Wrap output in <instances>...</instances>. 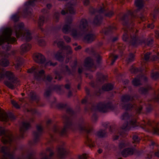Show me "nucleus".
<instances>
[{
    "mask_svg": "<svg viewBox=\"0 0 159 159\" xmlns=\"http://www.w3.org/2000/svg\"><path fill=\"white\" fill-rule=\"evenodd\" d=\"M89 29V27L86 20L84 19H82L80 21L79 30H72L71 35L74 39H78L87 32Z\"/></svg>",
    "mask_w": 159,
    "mask_h": 159,
    "instance_id": "9b49d317",
    "label": "nucleus"
},
{
    "mask_svg": "<svg viewBox=\"0 0 159 159\" xmlns=\"http://www.w3.org/2000/svg\"><path fill=\"white\" fill-rule=\"evenodd\" d=\"M129 143L126 141H123L120 143L119 144V148L120 149L123 148L129 145Z\"/></svg>",
    "mask_w": 159,
    "mask_h": 159,
    "instance_id": "f704fd0d",
    "label": "nucleus"
},
{
    "mask_svg": "<svg viewBox=\"0 0 159 159\" xmlns=\"http://www.w3.org/2000/svg\"><path fill=\"white\" fill-rule=\"evenodd\" d=\"M116 30V27L114 26H109L108 28H105L103 29L102 31V32L105 34H107L110 32Z\"/></svg>",
    "mask_w": 159,
    "mask_h": 159,
    "instance_id": "c85d7f7f",
    "label": "nucleus"
},
{
    "mask_svg": "<svg viewBox=\"0 0 159 159\" xmlns=\"http://www.w3.org/2000/svg\"><path fill=\"white\" fill-rule=\"evenodd\" d=\"M121 118L122 120H126L127 121L129 120V123L124 124L120 129V131L117 130L115 126H111L110 129V131L115 133L118 132L120 135L124 137L126 136L127 131L132 128L140 126L143 129H147V131L148 132H152L154 134H159V125L155 121L148 120L147 122L143 121L139 123L137 121L136 116H129L126 112L123 114Z\"/></svg>",
    "mask_w": 159,
    "mask_h": 159,
    "instance_id": "f03ea898",
    "label": "nucleus"
},
{
    "mask_svg": "<svg viewBox=\"0 0 159 159\" xmlns=\"http://www.w3.org/2000/svg\"><path fill=\"white\" fill-rule=\"evenodd\" d=\"M55 74L56 75V77L55 79H58V80H60L62 76L61 75V73H58L57 72H55Z\"/></svg>",
    "mask_w": 159,
    "mask_h": 159,
    "instance_id": "37998d69",
    "label": "nucleus"
},
{
    "mask_svg": "<svg viewBox=\"0 0 159 159\" xmlns=\"http://www.w3.org/2000/svg\"><path fill=\"white\" fill-rule=\"evenodd\" d=\"M5 76L11 82L8 81L4 82L5 84L9 88L11 89H13L15 88V86H16L18 85L19 80L15 77L12 72L7 71L4 73V69L0 68V80H3Z\"/></svg>",
    "mask_w": 159,
    "mask_h": 159,
    "instance_id": "423d86ee",
    "label": "nucleus"
},
{
    "mask_svg": "<svg viewBox=\"0 0 159 159\" xmlns=\"http://www.w3.org/2000/svg\"><path fill=\"white\" fill-rule=\"evenodd\" d=\"M59 15L60 14L59 13L56 12L54 15V17L56 19V20L58 21L59 18Z\"/></svg>",
    "mask_w": 159,
    "mask_h": 159,
    "instance_id": "6e6d98bb",
    "label": "nucleus"
},
{
    "mask_svg": "<svg viewBox=\"0 0 159 159\" xmlns=\"http://www.w3.org/2000/svg\"><path fill=\"white\" fill-rule=\"evenodd\" d=\"M8 120V117L7 113L3 110L0 108V120L7 121Z\"/></svg>",
    "mask_w": 159,
    "mask_h": 159,
    "instance_id": "5701e85b",
    "label": "nucleus"
},
{
    "mask_svg": "<svg viewBox=\"0 0 159 159\" xmlns=\"http://www.w3.org/2000/svg\"><path fill=\"white\" fill-rule=\"evenodd\" d=\"M64 38L67 42H69L70 41V38L67 36H64Z\"/></svg>",
    "mask_w": 159,
    "mask_h": 159,
    "instance_id": "4d7b16f0",
    "label": "nucleus"
},
{
    "mask_svg": "<svg viewBox=\"0 0 159 159\" xmlns=\"http://www.w3.org/2000/svg\"><path fill=\"white\" fill-rule=\"evenodd\" d=\"M85 143L90 148L93 147L95 145L94 143L89 138L88 135L87 137Z\"/></svg>",
    "mask_w": 159,
    "mask_h": 159,
    "instance_id": "2f4dec72",
    "label": "nucleus"
},
{
    "mask_svg": "<svg viewBox=\"0 0 159 159\" xmlns=\"http://www.w3.org/2000/svg\"><path fill=\"white\" fill-rule=\"evenodd\" d=\"M11 103L16 108H19L20 107V106L15 101L13 100H11Z\"/></svg>",
    "mask_w": 159,
    "mask_h": 159,
    "instance_id": "a18cd8bd",
    "label": "nucleus"
},
{
    "mask_svg": "<svg viewBox=\"0 0 159 159\" xmlns=\"http://www.w3.org/2000/svg\"><path fill=\"white\" fill-rule=\"evenodd\" d=\"M155 34L156 35V36L157 38H158L159 39V31H156L155 32Z\"/></svg>",
    "mask_w": 159,
    "mask_h": 159,
    "instance_id": "774afa93",
    "label": "nucleus"
},
{
    "mask_svg": "<svg viewBox=\"0 0 159 159\" xmlns=\"http://www.w3.org/2000/svg\"><path fill=\"white\" fill-rule=\"evenodd\" d=\"M89 3V0H85L84 1V5L87 6L88 5Z\"/></svg>",
    "mask_w": 159,
    "mask_h": 159,
    "instance_id": "e2e57ef3",
    "label": "nucleus"
},
{
    "mask_svg": "<svg viewBox=\"0 0 159 159\" xmlns=\"http://www.w3.org/2000/svg\"><path fill=\"white\" fill-rule=\"evenodd\" d=\"M65 9L66 11V13H69L71 14H74L75 10L73 8V5L70 3H69L65 6Z\"/></svg>",
    "mask_w": 159,
    "mask_h": 159,
    "instance_id": "b1692460",
    "label": "nucleus"
},
{
    "mask_svg": "<svg viewBox=\"0 0 159 159\" xmlns=\"http://www.w3.org/2000/svg\"><path fill=\"white\" fill-rule=\"evenodd\" d=\"M79 129L80 130L83 131L88 134L91 132L92 128L89 125H81L79 126Z\"/></svg>",
    "mask_w": 159,
    "mask_h": 159,
    "instance_id": "393cba45",
    "label": "nucleus"
},
{
    "mask_svg": "<svg viewBox=\"0 0 159 159\" xmlns=\"http://www.w3.org/2000/svg\"><path fill=\"white\" fill-rule=\"evenodd\" d=\"M151 89V87L148 86L147 88H141L140 89L139 91L140 93L142 94L146 93L148 91Z\"/></svg>",
    "mask_w": 159,
    "mask_h": 159,
    "instance_id": "c9c22d12",
    "label": "nucleus"
},
{
    "mask_svg": "<svg viewBox=\"0 0 159 159\" xmlns=\"http://www.w3.org/2000/svg\"><path fill=\"white\" fill-rule=\"evenodd\" d=\"M92 109L101 112H106L110 110H113L115 108L111 103H105L104 102H100L97 106H93Z\"/></svg>",
    "mask_w": 159,
    "mask_h": 159,
    "instance_id": "4468645a",
    "label": "nucleus"
},
{
    "mask_svg": "<svg viewBox=\"0 0 159 159\" xmlns=\"http://www.w3.org/2000/svg\"><path fill=\"white\" fill-rule=\"evenodd\" d=\"M0 136H2V142L4 144H10L9 147L1 146L0 145V151L3 155L0 159H14L13 155L14 151L17 149L16 145L13 143V137L12 133L9 130H5L0 127Z\"/></svg>",
    "mask_w": 159,
    "mask_h": 159,
    "instance_id": "7ed1b4c3",
    "label": "nucleus"
},
{
    "mask_svg": "<svg viewBox=\"0 0 159 159\" xmlns=\"http://www.w3.org/2000/svg\"><path fill=\"white\" fill-rule=\"evenodd\" d=\"M152 101L154 102H159V95L158 94L156 98H153L152 99Z\"/></svg>",
    "mask_w": 159,
    "mask_h": 159,
    "instance_id": "13d9d810",
    "label": "nucleus"
},
{
    "mask_svg": "<svg viewBox=\"0 0 159 159\" xmlns=\"http://www.w3.org/2000/svg\"><path fill=\"white\" fill-rule=\"evenodd\" d=\"M27 72L29 73H34V78L36 79H43V80H45V71L43 70H39L37 69L33 66L28 69Z\"/></svg>",
    "mask_w": 159,
    "mask_h": 159,
    "instance_id": "2eb2a0df",
    "label": "nucleus"
},
{
    "mask_svg": "<svg viewBox=\"0 0 159 159\" xmlns=\"http://www.w3.org/2000/svg\"><path fill=\"white\" fill-rule=\"evenodd\" d=\"M14 29L17 38L23 37L27 41H29L32 39V36L30 31L25 29L24 24L23 23L16 24Z\"/></svg>",
    "mask_w": 159,
    "mask_h": 159,
    "instance_id": "9d476101",
    "label": "nucleus"
},
{
    "mask_svg": "<svg viewBox=\"0 0 159 159\" xmlns=\"http://www.w3.org/2000/svg\"><path fill=\"white\" fill-rule=\"evenodd\" d=\"M151 78L154 80H156L159 78V73L157 72H152L151 74Z\"/></svg>",
    "mask_w": 159,
    "mask_h": 159,
    "instance_id": "4c0bfd02",
    "label": "nucleus"
},
{
    "mask_svg": "<svg viewBox=\"0 0 159 159\" xmlns=\"http://www.w3.org/2000/svg\"><path fill=\"white\" fill-rule=\"evenodd\" d=\"M64 119L65 120L64 121L65 125L61 131H60V128L57 126H55L52 129V131L54 133H57L60 135L62 136L66 135L67 128H71L72 125V123L69 118L66 117V119L64 118Z\"/></svg>",
    "mask_w": 159,
    "mask_h": 159,
    "instance_id": "ddd939ff",
    "label": "nucleus"
},
{
    "mask_svg": "<svg viewBox=\"0 0 159 159\" xmlns=\"http://www.w3.org/2000/svg\"><path fill=\"white\" fill-rule=\"evenodd\" d=\"M67 112L70 114H72L74 112L73 110L70 108L67 109Z\"/></svg>",
    "mask_w": 159,
    "mask_h": 159,
    "instance_id": "052dcab7",
    "label": "nucleus"
},
{
    "mask_svg": "<svg viewBox=\"0 0 159 159\" xmlns=\"http://www.w3.org/2000/svg\"><path fill=\"white\" fill-rule=\"evenodd\" d=\"M153 40L152 39H148L147 44L149 46H151L153 43Z\"/></svg>",
    "mask_w": 159,
    "mask_h": 159,
    "instance_id": "8fccbe9b",
    "label": "nucleus"
},
{
    "mask_svg": "<svg viewBox=\"0 0 159 159\" xmlns=\"http://www.w3.org/2000/svg\"><path fill=\"white\" fill-rule=\"evenodd\" d=\"M79 159H87V155L86 154H83L79 156Z\"/></svg>",
    "mask_w": 159,
    "mask_h": 159,
    "instance_id": "5fc2aeb1",
    "label": "nucleus"
},
{
    "mask_svg": "<svg viewBox=\"0 0 159 159\" xmlns=\"http://www.w3.org/2000/svg\"><path fill=\"white\" fill-rule=\"evenodd\" d=\"M45 20L46 19L44 16H41L39 17L38 22V25L40 27V29H41L42 31H43V29L40 27L43 25Z\"/></svg>",
    "mask_w": 159,
    "mask_h": 159,
    "instance_id": "7c9ffc66",
    "label": "nucleus"
},
{
    "mask_svg": "<svg viewBox=\"0 0 159 159\" xmlns=\"http://www.w3.org/2000/svg\"><path fill=\"white\" fill-rule=\"evenodd\" d=\"M31 46L29 43H25L22 44L20 47V52L21 54L26 53L30 49Z\"/></svg>",
    "mask_w": 159,
    "mask_h": 159,
    "instance_id": "4be33fe9",
    "label": "nucleus"
},
{
    "mask_svg": "<svg viewBox=\"0 0 159 159\" xmlns=\"http://www.w3.org/2000/svg\"><path fill=\"white\" fill-rule=\"evenodd\" d=\"M117 58V55H114V54L113 53H111L110 55L109 58L111 60V65L113 64L115 62Z\"/></svg>",
    "mask_w": 159,
    "mask_h": 159,
    "instance_id": "473e14b6",
    "label": "nucleus"
},
{
    "mask_svg": "<svg viewBox=\"0 0 159 159\" xmlns=\"http://www.w3.org/2000/svg\"><path fill=\"white\" fill-rule=\"evenodd\" d=\"M117 47L118 49L121 52H122L125 49L124 47H123V44L122 43L119 44L117 46Z\"/></svg>",
    "mask_w": 159,
    "mask_h": 159,
    "instance_id": "09e8293b",
    "label": "nucleus"
},
{
    "mask_svg": "<svg viewBox=\"0 0 159 159\" xmlns=\"http://www.w3.org/2000/svg\"><path fill=\"white\" fill-rule=\"evenodd\" d=\"M139 18L142 21H143L145 20V17L143 15H141L139 16Z\"/></svg>",
    "mask_w": 159,
    "mask_h": 159,
    "instance_id": "69168bd1",
    "label": "nucleus"
},
{
    "mask_svg": "<svg viewBox=\"0 0 159 159\" xmlns=\"http://www.w3.org/2000/svg\"><path fill=\"white\" fill-rule=\"evenodd\" d=\"M38 43L39 45L41 46H44L45 44V42L43 39H39L38 41Z\"/></svg>",
    "mask_w": 159,
    "mask_h": 159,
    "instance_id": "de8ad7c7",
    "label": "nucleus"
},
{
    "mask_svg": "<svg viewBox=\"0 0 159 159\" xmlns=\"http://www.w3.org/2000/svg\"><path fill=\"white\" fill-rule=\"evenodd\" d=\"M144 2L143 0H136L135 4L138 9L133 12L129 11L127 13L119 15L120 19L123 21V24L124 26V34L122 39L124 41H129V39L128 33H129L131 39L129 41L130 45L133 47H136L138 45L145 43L144 40H141L137 37L138 31L134 28L133 22L137 19L136 14L138 13L139 9L142 8L144 6Z\"/></svg>",
    "mask_w": 159,
    "mask_h": 159,
    "instance_id": "f257e3e1",
    "label": "nucleus"
},
{
    "mask_svg": "<svg viewBox=\"0 0 159 159\" xmlns=\"http://www.w3.org/2000/svg\"><path fill=\"white\" fill-rule=\"evenodd\" d=\"M151 60L159 62V53H157V56H153L151 58Z\"/></svg>",
    "mask_w": 159,
    "mask_h": 159,
    "instance_id": "ea45409f",
    "label": "nucleus"
},
{
    "mask_svg": "<svg viewBox=\"0 0 159 159\" xmlns=\"http://www.w3.org/2000/svg\"><path fill=\"white\" fill-rule=\"evenodd\" d=\"M30 96L33 100H36L38 99V97L37 96L36 93L34 92L31 91L30 92Z\"/></svg>",
    "mask_w": 159,
    "mask_h": 159,
    "instance_id": "e433bc0d",
    "label": "nucleus"
},
{
    "mask_svg": "<svg viewBox=\"0 0 159 159\" xmlns=\"http://www.w3.org/2000/svg\"><path fill=\"white\" fill-rule=\"evenodd\" d=\"M41 0H31L29 1L27 3L28 4L30 5H33L34 2L35 1H40Z\"/></svg>",
    "mask_w": 159,
    "mask_h": 159,
    "instance_id": "864d4df0",
    "label": "nucleus"
},
{
    "mask_svg": "<svg viewBox=\"0 0 159 159\" xmlns=\"http://www.w3.org/2000/svg\"><path fill=\"white\" fill-rule=\"evenodd\" d=\"M33 58L34 60L38 63H43L45 61L44 56L40 53H34L33 55Z\"/></svg>",
    "mask_w": 159,
    "mask_h": 159,
    "instance_id": "a211bd4d",
    "label": "nucleus"
},
{
    "mask_svg": "<svg viewBox=\"0 0 159 159\" xmlns=\"http://www.w3.org/2000/svg\"><path fill=\"white\" fill-rule=\"evenodd\" d=\"M12 33V30L10 28L4 29L2 32V34L0 36V45L5 42L7 43L8 46L4 49L7 51H9L11 47L9 46V44H13L16 42L17 40L14 37H11V36Z\"/></svg>",
    "mask_w": 159,
    "mask_h": 159,
    "instance_id": "6e6552de",
    "label": "nucleus"
},
{
    "mask_svg": "<svg viewBox=\"0 0 159 159\" xmlns=\"http://www.w3.org/2000/svg\"><path fill=\"white\" fill-rule=\"evenodd\" d=\"M134 59V55L133 53H130L129 54L128 59L127 60L128 62H130L133 61Z\"/></svg>",
    "mask_w": 159,
    "mask_h": 159,
    "instance_id": "58836bf2",
    "label": "nucleus"
},
{
    "mask_svg": "<svg viewBox=\"0 0 159 159\" xmlns=\"http://www.w3.org/2000/svg\"><path fill=\"white\" fill-rule=\"evenodd\" d=\"M72 19L71 17H68L66 20V23L67 24V25H65L62 31L65 34H68L71 30V27L70 26V24L72 22Z\"/></svg>",
    "mask_w": 159,
    "mask_h": 159,
    "instance_id": "6ab92c4d",
    "label": "nucleus"
},
{
    "mask_svg": "<svg viewBox=\"0 0 159 159\" xmlns=\"http://www.w3.org/2000/svg\"><path fill=\"white\" fill-rule=\"evenodd\" d=\"M84 66L88 68L91 71H93L96 69V66L93 64V61L90 57H88L86 58L84 61Z\"/></svg>",
    "mask_w": 159,
    "mask_h": 159,
    "instance_id": "dca6fc26",
    "label": "nucleus"
},
{
    "mask_svg": "<svg viewBox=\"0 0 159 159\" xmlns=\"http://www.w3.org/2000/svg\"><path fill=\"white\" fill-rule=\"evenodd\" d=\"M19 17L18 14H16L12 16L11 19L14 21H16L19 20Z\"/></svg>",
    "mask_w": 159,
    "mask_h": 159,
    "instance_id": "79ce46f5",
    "label": "nucleus"
},
{
    "mask_svg": "<svg viewBox=\"0 0 159 159\" xmlns=\"http://www.w3.org/2000/svg\"><path fill=\"white\" fill-rule=\"evenodd\" d=\"M51 91L50 90H46L44 94V96L45 97L49 96L51 94Z\"/></svg>",
    "mask_w": 159,
    "mask_h": 159,
    "instance_id": "3c124183",
    "label": "nucleus"
},
{
    "mask_svg": "<svg viewBox=\"0 0 159 159\" xmlns=\"http://www.w3.org/2000/svg\"><path fill=\"white\" fill-rule=\"evenodd\" d=\"M106 135V132L105 130H100L97 134L98 136L100 137H105Z\"/></svg>",
    "mask_w": 159,
    "mask_h": 159,
    "instance_id": "72a5a7b5",
    "label": "nucleus"
},
{
    "mask_svg": "<svg viewBox=\"0 0 159 159\" xmlns=\"http://www.w3.org/2000/svg\"><path fill=\"white\" fill-rule=\"evenodd\" d=\"M96 38V36L93 34H89L86 35L84 37V39L88 43L93 41Z\"/></svg>",
    "mask_w": 159,
    "mask_h": 159,
    "instance_id": "bb28decb",
    "label": "nucleus"
},
{
    "mask_svg": "<svg viewBox=\"0 0 159 159\" xmlns=\"http://www.w3.org/2000/svg\"><path fill=\"white\" fill-rule=\"evenodd\" d=\"M93 49L91 48H87L85 49V52L89 54H91L93 52Z\"/></svg>",
    "mask_w": 159,
    "mask_h": 159,
    "instance_id": "603ef678",
    "label": "nucleus"
},
{
    "mask_svg": "<svg viewBox=\"0 0 159 159\" xmlns=\"http://www.w3.org/2000/svg\"><path fill=\"white\" fill-rule=\"evenodd\" d=\"M107 76L103 75L102 74H101L100 75V78L98 80L100 82H101L102 81H104L105 80H107Z\"/></svg>",
    "mask_w": 159,
    "mask_h": 159,
    "instance_id": "c03bdc74",
    "label": "nucleus"
},
{
    "mask_svg": "<svg viewBox=\"0 0 159 159\" xmlns=\"http://www.w3.org/2000/svg\"><path fill=\"white\" fill-rule=\"evenodd\" d=\"M101 57L100 56L98 55L97 57V62L99 63V62L101 61Z\"/></svg>",
    "mask_w": 159,
    "mask_h": 159,
    "instance_id": "338daca9",
    "label": "nucleus"
},
{
    "mask_svg": "<svg viewBox=\"0 0 159 159\" xmlns=\"http://www.w3.org/2000/svg\"><path fill=\"white\" fill-rule=\"evenodd\" d=\"M52 79V77L51 75H48L46 77V80L48 81H50Z\"/></svg>",
    "mask_w": 159,
    "mask_h": 159,
    "instance_id": "bf43d9fd",
    "label": "nucleus"
},
{
    "mask_svg": "<svg viewBox=\"0 0 159 159\" xmlns=\"http://www.w3.org/2000/svg\"><path fill=\"white\" fill-rule=\"evenodd\" d=\"M113 88V85L111 84L108 83L104 84L102 87V90L105 91H108L112 90Z\"/></svg>",
    "mask_w": 159,
    "mask_h": 159,
    "instance_id": "cd10ccee",
    "label": "nucleus"
},
{
    "mask_svg": "<svg viewBox=\"0 0 159 159\" xmlns=\"http://www.w3.org/2000/svg\"><path fill=\"white\" fill-rule=\"evenodd\" d=\"M64 43L63 41H59L57 43L58 47L61 49L55 55V57L60 61H62L64 59V55H63L62 54L63 50H66L67 55L71 54L72 53L71 47L69 46H64Z\"/></svg>",
    "mask_w": 159,
    "mask_h": 159,
    "instance_id": "f8f14e48",
    "label": "nucleus"
},
{
    "mask_svg": "<svg viewBox=\"0 0 159 159\" xmlns=\"http://www.w3.org/2000/svg\"><path fill=\"white\" fill-rule=\"evenodd\" d=\"M133 139L134 141V143H139L140 140V139L136 135H134L133 137Z\"/></svg>",
    "mask_w": 159,
    "mask_h": 159,
    "instance_id": "a19ab883",
    "label": "nucleus"
},
{
    "mask_svg": "<svg viewBox=\"0 0 159 159\" xmlns=\"http://www.w3.org/2000/svg\"><path fill=\"white\" fill-rule=\"evenodd\" d=\"M9 64V61L6 59H2L0 60V65L3 67H7Z\"/></svg>",
    "mask_w": 159,
    "mask_h": 159,
    "instance_id": "c756f323",
    "label": "nucleus"
},
{
    "mask_svg": "<svg viewBox=\"0 0 159 159\" xmlns=\"http://www.w3.org/2000/svg\"><path fill=\"white\" fill-rule=\"evenodd\" d=\"M16 62H13V65H15V68L17 70H19L20 69L23 63V59L19 57H16L15 58Z\"/></svg>",
    "mask_w": 159,
    "mask_h": 159,
    "instance_id": "412c9836",
    "label": "nucleus"
},
{
    "mask_svg": "<svg viewBox=\"0 0 159 159\" xmlns=\"http://www.w3.org/2000/svg\"><path fill=\"white\" fill-rule=\"evenodd\" d=\"M37 131L34 132V135L36 139H37L41 135L43 129L41 125H38L36 126Z\"/></svg>",
    "mask_w": 159,
    "mask_h": 159,
    "instance_id": "a878e982",
    "label": "nucleus"
},
{
    "mask_svg": "<svg viewBox=\"0 0 159 159\" xmlns=\"http://www.w3.org/2000/svg\"><path fill=\"white\" fill-rule=\"evenodd\" d=\"M106 4L102 3V6L100 7H98L96 10V12L99 15L96 16L94 20V23L96 25H99L101 24L102 20L101 15H103L107 17H110L114 14L113 11H108Z\"/></svg>",
    "mask_w": 159,
    "mask_h": 159,
    "instance_id": "1a4fd4ad",
    "label": "nucleus"
},
{
    "mask_svg": "<svg viewBox=\"0 0 159 159\" xmlns=\"http://www.w3.org/2000/svg\"><path fill=\"white\" fill-rule=\"evenodd\" d=\"M57 153L56 155L53 152V147L47 148L46 152L42 154L44 157L41 159H55L56 158L62 159L69 153V151L66 149L63 143L62 145L57 147Z\"/></svg>",
    "mask_w": 159,
    "mask_h": 159,
    "instance_id": "39448f33",
    "label": "nucleus"
},
{
    "mask_svg": "<svg viewBox=\"0 0 159 159\" xmlns=\"http://www.w3.org/2000/svg\"><path fill=\"white\" fill-rule=\"evenodd\" d=\"M134 149L133 148H126L123 150L121 152V154L123 157H125L132 155L134 154Z\"/></svg>",
    "mask_w": 159,
    "mask_h": 159,
    "instance_id": "aec40b11",
    "label": "nucleus"
},
{
    "mask_svg": "<svg viewBox=\"0 0 159 159\" xmlns=\"http://www.w3.org/2000/svg\"><path fill=\"white\" fill-rule=\"evenodd\" d=\"M87 97L86 96L84 99L82 100V103L83 104L85 103L86 102L87 100Z\"/></svg>",
    "mask_w": 159,
    "mask_h": 159,
    "instance_id": "0e129e2a",
    "label": "nucleus"
},
{
    "mask_svg": "<svg viewBox=\"0 0 159 159\" xmlns=\"http://www.w3.org/2000/svg\"><path fill=\"white\" fill-rule=\"evenodd\" d=\"M154 25L153 23H152L151 24H149L147 25V27L148 28H150L151 29H152L154 28Z\"/></svg>",
    "mask_w": 159,
    "mask_h": 159,
    "instance_id": "680f3d73",
    "label": "nucleus"
},
{
    "mask_svg": "<svg viewBox=\"0 0 159 159\" xmlns=\"http://www.w3.org/2000/svg\"><path fill=\"white\" fill-rule=\"evenodd\" d=\"M135 98L137 97H132L129 95L125 94L122 95L121 98V103L120 105V106L125 110H129L134 109L137 113H140L143 108L141 106L137 107L135 104H129L126 105L125 104L126 102L129 101L132 102Z\"/></svg>",
    "mask_w": 159,
    "mask_h": 159,
    "instance_id": "0eeeda50",
    "label": "nucleus"
},
{
    "mask_svg": "<svg viewBox=\"0 0 159 159\" xmlns=\"http://www.w3.org/2000/svg\"><path fill=\"white\" fill-rule=\"evenodd\" d=\"M151 52H148L145 54L144 58L143 60V61L141 63L142 68L141 70L139 71L138 68H135L132 66L130 69V72L132 73L136 74L139 72L141 74L138 75L137 77L134 79L132 81V84L135 86H138L141 84V81L143 80L146 81L147 80V78L145 76V75L146 73H144L147 71V69L148 66L147 62L149 60Z\"/></svg>",
    "mask_w": 159,
    "mask_h": 159,
    "instance_id": "20e7f679",
    "label": "nucleus"
},
{
    "mask_svg": "<svg viewBox=\"0 0 159 159\" xmlns=\"http://www.w3.org/2000/svg\"><path fill=\"white\" fill-rule=\"evenodd\" d=\"M57 64V63H52L51 61H49V62H47L46 63V64H45V67H47L48 66H55L56 65V64Z\"/></svg>",
    "mask_w": 159,
    "mask_h": 159,
    "instance_id": "49530a36",
    "label": "nucleus"
},
{
    "mask_svg": "<svg viewBox=\"0 0 159 159\" xmlns=\"http://www.w3.org/2000/svg\"><path fill=\"white\" fill-rule=\"evenodd\" d=\"M30 123L27 122H23L22 125L20 126V137L21 138L24 137V134L25 131L28 129L30 127Z\"/></svg>",
    "mask_w": 159,
    "mask_h": 159,
    "instance_id": "f3484780",
    "label": "nucleus"
}]
</instances>
